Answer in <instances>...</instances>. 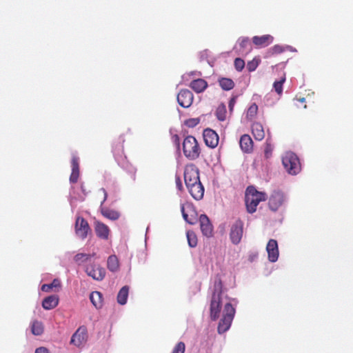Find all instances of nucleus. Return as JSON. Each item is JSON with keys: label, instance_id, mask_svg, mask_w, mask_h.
Segmentation results:
<instances>
[{"label": "nucleus", "instance_id": "obj_46", "mask_svg": "<svg viewBox=\"0 0 353 353\" xmlns=\"http://www.w3.org/2000/svg\"><path fill=\"white\" fill-rule=\"evenodd\" d=\"M175 180H176V188H178V190H183V184H182V181L181 180L180 176H176Z\"/></svg>", "mask_w": 353, "mask_h": 353}, {"label": "nucleus", "instance_id": "obj_13", "mask_svg": "<svg viewBox=\"0 0 353 353\" xmlns=\"http://www.w3.org/2000/svg\"><path fill=\"white\" fill-rule=\"evenodd\" d=\"M203 140L205 145L211 148H215L219 143V137L217 133L210 129L206 128L203 132Z\"/></svg>", "mask_w": 353, "mask_h": 353}, {"label": "nucleus", "instance_id": "obj_14", "mask_svg": "<svg viewBox=\"0 0 353 353\" xmlns=\"http://www.w3.org/2000/svg\"><path fill=\"white\" fill-rule=\"evenodd\" d=\"M194 95L192 92L188 89L181 90L177 95V101L179 104L185 108H189L193 102Z\"/></svg>", "mask_w": 353, "mask_h": 353}, {"label": "nucleus", "instance_id": "obj_22", "mask_svg": "<svg viewBox=\"0 0 353 353\" xmlns=\"http://www.w3.org/2000/svg\"><path fill=\"white\" fill-rule=\"evenodd\" d=\"M236 49L241 55H246L251 52L252 48L250 39L248 37H242L239 39Z\"/></svg>", "mask_w": 353, "mask_h": 353}, {"label": "nucleus", "instance_id": "obj_5", "mask_svg": "<svg viewBox=\"0 0 353 353\" xmlns=\"http://www.w3.org/2000/svg\"><path fill=\"white\" fill-rule=\"evenodd\" d=\"M285 170L290 174H297L301 171V163L298 157L293 152H287L282 159Z\"/></svg>", "mask_w": 353, "mask_h": 353}, {"label": "nucleus", "instance_id": "obj_43", "mask_svg": "<svg viewBox=\"0 0 353 353\" xmlns=\"http://www.w3.org/2000/svg\"><path fill=\"white\" fill-rule=\"evenodd\" d=\"M259 65L258 61L254 59L251 61H249L247 64V69L250 72H252L256 70Z\"/></svg>", "mask_w": 353, "mask_h": 353}, {"label": "nucleus", "instance_id": "obj_37", "mask_svg": "<svg viewBox=\"0 0 353 353\" xmlns=\"http://www.w3.org/2000/svg\"><path fill=\"white\" fill-rule=\"evenodd\" d=\"M285 81V77H283L279 81H274L273 87L278 94H281L283 92V85Z\"/></svg>", "mask_w": 353, "mask_h": 353}, {"label": "nucleus", "instance_id": "obj_41", "mask_svg": "<svg viewBox=\"0 0 353 353\" xmlns=\"http://www.w3.org/2000/svg\"><path fill=\"white\" fill-rule=\"evenodd\" d=\"M234 67L237 71H241L245 67V61L241 58H236L234 60Z\"/></svg>", "mask_w": 353, "mask_h": 353}, {"label": "nucleus", "instance_id": "obj_12", "mask_svg": "<svg viewBox=\"0 0 353 353\" xmlns=\"http://www.w3.org/2000/svg\"><path fill=\"white\" fill-rule=\"evenodd\" d=\"M88 339V332L85 326H80L73 334L70 343L77 347L83 345Z\"/></svg>", "mask_w": 353, "mask_h": 353}, {"label": "nucleus", "instance_id": "obj_21", "mask_svg": "<svg viewBox=\"0 0 353 353\" xmlns=\"http://www.w3.org/2000/svg\"><path fill=\"white\" fill-rule=\"evenodd\" d=\"M72 172L70 176V182L76 183L79 177V159L76 156H73L71 161Z\"/></svg>", "mask_w": 353, "mask_h": 353}, {"label": "nucleus", "instance_id": "obj_10", "mask_svg": "<svg viewBox=\"0 0 353 353\" xmlns=\"http://www.w3.org/2000/svg\"><path fill=\"white\" fill-rule=\"evenodd\" d=\"M99 192H101L103 195V199L101 203V208H100L101 214L106 219H108L112 221H116V220L119 219V218L120 217V213L118 211L114 210H111L108 208L102 207L103 204L107 199L108 194H107L106 190L104 188H101L99 190Z\"/></svg>", "mask_w": 353, "mask_h": 353}, {"label": "nucleus", "instance_id": "obj_1", "mask_svg": "<svg viewBox=\"0 0 353 353\" xmlns=\"http://www.w3.org/2000/svg\"><path fill=\"white\" fill-rule=\"evenodd\" d=\"M223 283L220 277H216L214 284V290L210 301V319L216 321L219 317L221 306L223 304Z\"/></svg>", "mask_w": 353, "mask_h": 353}, {"label": "nucleus", "instance_id": "obj_26", "mask_svg": "<svg viewBox=\"0 0 353 353\" xmlns=\"http://www.w3.org/2000/svg\"><path fill=\"white\" fill-rule=\"evenodd\" d=\"M252 132L256 140L261 141L265 137V132L263 125L258 122L254 123L252 125Z\"/></svg>", "mask_w": 353, "mask_h": 353}, {"label": "nucleus", "instance_id": "obj_38", "mask_svg": "<svg viewBox=\"0 0 353 353\" xmlns=\"http://www.w3.org/2000/svg\"><path fill=\"white\" fill-rule=\"evenodd\" d=\"M226 110L224 105L219 106L216 111V115L219 121H224L225 119Z\"/></svg>", "mask_w": 353, "mask_h": 353}, {"label": "nucleus", "instance_id": "obj_11", "mask_svg": "<svg viewBox=\"0 0 353 353\" xmlns=\"http://www.w3.org/2000/svg\"><path fill=\"white\" fill-rule=\"evenodd\" d=\"M125 140L122 135L114 139L112 143V152L115 159L120 162L126 159L124 154L123 143Z\"/></svg>", "mask_w": 353, "mask_h": 353}, {"label": "nucleus", "instance_id": "obj_9", "mask_svg": "<svg viewBox=\"0 0 353 353\" xmlns=\"http://www.w3.org/2000/svg\"><path fill=\"white\" fill-rule=\"evenodd\" d=\"M86 274L96 281H102L105 276V270L98 264H90L86 266Z\"/></svg>", "mask_w": 353, "mask_h": 353}, {"label": "nucleus", "instance_id": "obj_24", "mask_svg": "<svg viewBox=\"0 0 353 353\" xmlns=\"http://www.w3.org/2000/svg\"><path fill=\"white\" fill-rule=\"evenodd\" d=\"M208 83L203 79L193 80L190 83V87L196 93L203 92L208 88Z\"/></svg>", "mask_w": 353, "mask_h": 353}, {"label": "nucleus", "instance_id": "obj_42", "mask_svg": "<svg viewBox=\"0 0 353 353\" xmlns=\"http://www.w3.org/2000/svg\"><path fill=\"white\" fill-rule=\"evenodd\" d=\"M185 349V343L183 342H179L173 349L172 353H184Z\"/></svg>", "mask_w": 353, "mask_h": 353}, {"label": "nucleus", "instance_id": "obj_8", "mask_svg": "<svg viewBox=\"0 0 353 353\" xmlns=\"http://www.w3.org/2000/svg\"><path fill=\"white\" fill-rule=\"evenodd\" d=\"M243 234V223L236 220L231 226L230 239L232 243L237 245L241 242Z\"/></svg>", "mask_w": 353, "mask_h": 353}, {"label": "nucleus", "instance_id": "obj_34", "mask_svg": "<svg viewBox=\"0 0 353 353\" xmlns=\"http://www.w3.org/2000/svg\"><path fill=\"white\" fill-rule=\"evenodd\" d=\"M61 281L58 279H54L50 284H43L41 286V290L43 292H49L52 288H60Z\"/></svg>", "mask_w": 353, "mask_h": 353}, {"label": "nucleus", "instance_id": "obj_7", "mask_svg": "<svg viewBox=\"0 0 353 353\" xmlns=\"http://www.w3.org/2000/svg\"><path fill=\"white\" fill-rule=\"evenodd\" d=\"M74 230L76 235L81 239H86L92 232L88 222L81 216L77 217Z\"/></svg>", "mask_w": 353, "mask_h": 353}, {"label": "nucleus", "instance_id": "obj_27", "mask_svg": "<svg viewBox=\"0 0 353 353\" xmlns=\"http://www.w3.org/2000/svg\"><path fill=\"white\" fill-rule=\"evenodd\" d=\"M90 299L96 308H101L103 305L102 294L98 291L92 292L90 294Z\"/></svg>", "mask_w": 353, "mask_h": 353}, {"label": "nucleus", "instance_id": "obj_39", "mask_svg": "<svg viewBox=\"0 0 353 353\" xmlns=\"http://www.w3.org/2000/svg\"><path fill=\"white\" fill-rule=\"evenodd\" d=\"M284 52V48L279 45H275L272 48H271L269 51L268 54L270 55H274L281 54Z\"/></svg>", "mask_w": 353, "mask_h": 353}, {"label": "nucleus", "instance_id": "obj_44", "mask_svg": "<svg viewBox=\"0 0 353 353\" xmlns=\"http://www.w3.org/2000/svg\"><path fill=\"white\" fill-rule=\"evenodd\" d=\"M272 148L270 144H267L265 149V157L268 159L272 154Z\"/></svg>", "mask_w": 353, "mask_h": 353}, {"label": "nucleus", "instance_id": "obj_17", "mask_svg": "<svg viewBox=\"0 0 353 353\" xmlns=\"http://www.w3.org/2000/svg\"><path fill=\"white\" fill-rule=\"evenodd\" d=\"M200 228L202 234L210 237L213 234V226L206 214H201L199 217Z\"/></svg>", "mask_w": 353, "mask_h": 353}, {"label": "nucleus", "instance_id": "obj_33", "mask_svg": "<svg viewBox=\"0 0 353 353\" xmlns=\"http://www.w3.org/2000/svg\"><path fill=\"white\" fill-rule=\"evenodd\" d=\"M95 253L93 254H85V253H78L74 256V261L81 265L85 262H87L90 259L91 257L94 256Z\"/></svg>", "mask_w": 353, "mask_h": 353}, {"label": "nucleus", "instance_id": "obj_45", "mask_svg": "<svg viewBox=\"0 0 353 353\" xmlns=\"http://www.w3.org/2000/svg\"><path fill=\"white\" fill-rule=\"evenodd\" d=\"M236 96H234L230 99V100L229 101V104H228V107H229V109L230 111H232L234 106L236 103Z\"/></svg>", "mask_w": 353, "mask_h": 353}, {"label": "nucleus", "instance_id": "obj_29", "mask_svg": "<svg viewBox=\"0 0 353 353\" xmlns=\"http://www.w3.org/2000/svg\"><path fill=\"white\" fill-rule=\"evenodd\" d=\"M108 269L111 272H117L119 268V262L116 255H110L107 261Z\"/></svg>", "mask_w": 353, "mask_h": 353}, {"label": "nucleus", "instance_id": "obj_30", "mask_svg": "<svg viewBox=\"0 0 353 353\" xmlns=\"http://www.w3.org/2000/svg\"><path fill=\"white\" fill-rule=\"evenodd\" d=\"M219 84L223 90H230L234 87V82L230 78L222 77L219 79Z\"/></svg>", "mask_w": 353, "mask_h": 353}, {"label": "nucleus", "instance_id": "obj_35", "mask_svg": "<svg viewBox=\"0 0 353 353\" xmlns=\"http://www.w3.org/2000/svg\"><path fill=\"white\" fill-rule=\"evenodd\" d=\"M258 112V105L256 103H252L248 109L246 117L248 119H253Z\"/></svg>", "mask_w": 353, "mask_h": 353}, {"label": "nucleus", "instance_id": "obj_32", "mask_svg": "<svg viewBox=\"0 0 353 353\" xmlns=\"http://www.w3.org/2000/svg\"><path fill=\"white\" fill-rule=\"evenodd\" d=\"M43 325L41 321H34L31 325V332L35 336L41 335L43 332Z\"/></svg>", "mask_w": 353, "mask_h": 353}, {"label": "nucleus", "instance_id": "obj_49", "mask_svg": "<svg viewBox=\"0 0 353 353\" xmlns=\"http://www.w3.org/2000/svg\"><path fill=\"white\" fill-rule=\"evenodd\" d=\"M304 100H305V99H304V98H302V99H301V101H302V102H303V101H304Z\"/></svg>", "mask_w": 353, "mask_h": 353}, {"label": "nucleus", "instance_id": "obj_18", "mask_svg": "<svg viewBox=\"0 0 353 353\" xmlns=\"http://www.w3.org/2000/svg\"><path fill=\"white\" fill-rule=\"evenodd\" d=\"M266 250L269 261L276 262L279 255L277 241L274 239H270L267 244Z\"/></svg>", "mask_w": 353, "mask_h": 353}, {"label": "nucleus", "instance_id": "obj_40", "mask_svg": "<svg viewBox=\"0 0 353 353\" xmlns=\"http://www.w3.org/2000/svg\"><path fill=\"white\" fill-rule=\"evenodd\" d=\"M200 122V119L199 118H191L186 119L184 121V124L188 128H194Z\"/></svg>", "mask_w": 353, "mask_h": 353}, {"label": "nucleus", "instance_id": "obj_15", "mask_svg": "<svg viewBox=\"0 0 353 353\" xmlns=\"http://www.w3.org/2000/svg\"><path fill=\"white\" fill-rule=\"evenodd\" d=\"M285 201L284 194L281 191H274L270 196L268 205L271 210L276 211Z\"/></svg>", "mask_w": 353, "mask_h": 353}, {"label": "nucleus", "instance_id": "obj_28", "mask_svg": "<svg viewBox=\"0 0 353 353\" xmlns=\"http://www.w3.org/2000/svg\"><path fill=\"white\" fill-rule=\"evenodd\" d=\"M181 212H182L183 217L187 223H188L189 224L193 225L196 222V220H197L196 213L194 210L191 209L189 211L190 214H188L185 212L184 207H183V205H182L181 206Z\"/></svg>", "mask_w": 353, "mask_h": 353}, {"label": "nucleus", "instance_id": "obj_16", "mask_svg": "<svg viewBox=\"0 0 353 353\" xmlns=\"http://www.w3.org/2000/svg\"><path fill=\"white\" fill-rule=\"evenodd\" d=\"M94 232L98 238L102 240H108L110 234L109 227L105 223L96 220L94 223Z\"/></svg>", "mask_w": 353, "mask_h": 353}, {"label": "nucleus", "instance_id": "obj_36", "mask_svg": "<svg viewBox=\"0 0 353 353\" xmlns=\"http://www.w3.org/2000/svg\"><path fill=\"white\" fill-rule=\"evenodd\" d=\"M187 239L188 244L191 248H194L197 245V237L193 232H187Z\"/></svg>", "mask_w": 353, "mask_h": 353}, {"label": "nucleus", "instance_id": "obj_47", "mask_svg": "<svg viewBox=\"0 0 353 353\" xmlns=\"http://www.w3.org/2000/svg\"><path fill=\"white\" fill-rule=\"evenodd\" d=\"M35 353H49V350L45 347H40L36 349Z\"/></svg>", "mask_w": 353, "mask_h": 353}, {"label": "nucleus", "instance_id": "obj_4", "mask_svg": "<svg viewBox=\"0 0 353 353\" xmlns=\"http://www.w3.org/2000/svg\"><path fill=\"white\" fill-rule=\"evenodd\" d=\"M235 314V309L232 305L227 302L224 305L223 315L218 325V332L223 334L231 326Z\"/></svg>", "mask_w": 353, "mask_h": 353}, {"label": "nucleus", "instance_id": "obj_19", "mask_svg": "<svg viewBox=\"0 0 353 353\" xmlns=\"http://www.w3.org/2000/svg\"><path fill=\"white\" fill-rule=\"evenodd\" d=\"M189 193L196 200H201L204 195V187L200 182L187 186Z\"/></svg>", "mask_w": 353, "mask_h": 353}, {"label": "nucleus", "instance_id": "obj_23", "mask_svg": "<svg viewBox=\"0 0 353 353\" xmlns=\"http://www.w3.org/2000/svg\"><path fill=\"white\" fill-rule=\"evenodd\" d=\"M239 145L245 153H251L253 150V141L248 134H243L241 137Z\"/></svg>", "mask_w": 353, "mask_h": 353}, {"label": "nucleus", "instance_id": "obj_6", "mask_svg": "<svg viewBox=\"0 0 353 353\" xmlns=\"http://www.w3.org/2000/svg\"><path fill=\"white\" fill-rule=\"evenodd\" d=\"M183 175L186 187L190 185L191 183L195 184L201 181L199 170L193 163L188 164L185 167Z\"/></svg>", "mask_w": 353, "mask_h": 353}, {"label": "nucleus", "instance_id": "obj_3", "mask_svg": "<svg viewBox=\"0 0 353 353\" xmlns=\"http://www.w3.org/2000/svg\"><path fill=\"white\" fill-rule=\"evenodd\" d=\"M182 150L183 155L190 161L199 159L201 153V148L198 141L192 135H188L183 139Z\"/></svg>", "mask_w": 353, "mask_h": 353}, {"label": "nucleus", "instance_id": "obj_48", "mask_svg": "<svg viewBox=\"0 0 353 353\" xmlns=\"http://www.w3.org/2000/svg\"><path fill=\"white\" fill-rule=\"evenodd\" d=\"M172 139H173V141H174V143L176 145V146L178 148H179V146H180V139H179V137L177 134H175L174 136H173Z\"/></svg>", "mask_w": 353, "mask_h": 353}, {"label": "nucleus", "instance_id": "obj_20", "mask_svg": "<svg viewBox=\"0 0 353 353\" xmlns=\"http://www.w3.org/2000/svg\"><path fill=\"white\" fill-rule=\"evenodd\" d=\"M274 38L270 34L262 36H254L252 38V43L258 48H265L273 42Z\"/></svg>", "mask_w": 353, "mask_h": 353}, {"label": "nucleus", "instance_id": "obj_31", "mask_svg": "<svg viewBox=\"0 0 353 353\" xmlns=\"http://www.w3.org/2000/svg\"><path fill=\"white\" fill-rule=\"evenodd\" d=\"M129 288L128 286H123L119 292L117 294V302L120 305H124L127 302L128 296Z\"/></svg>", "mask_w": 353, "mask_h": 353}, {"label": "nucleus", "instance_id": "obj_2", "mask_svg": "<svg viewBox=\"0 0 353 353\" xmlns=\"http://www.w3.org/2000/svg\"><path fill=\"white\" fill-rule=\"evenodd\" d=\"M267 199V194L265 192L258 191L254 186H248L245 191V202L247 211L249 213H254L256 207L261 201Z\"/></svg>", "mask_w": 353, "mask_h": 353}, {"label": "nucleus", "instance_id": "obj_25", "mask_svg": "<svg viewBox=\"0 0 353 353\" xmlns=\"http://www.w3.org/2000/svg\"><path fill=\"white\" fill-rule=\"evenodd\" d=\"M59 297L57 295H51L45 298L42 302V306L45 310H52L57 306Z\"/></svg>", "mask_w": 353, "mask_h": 353}]
</instances>
